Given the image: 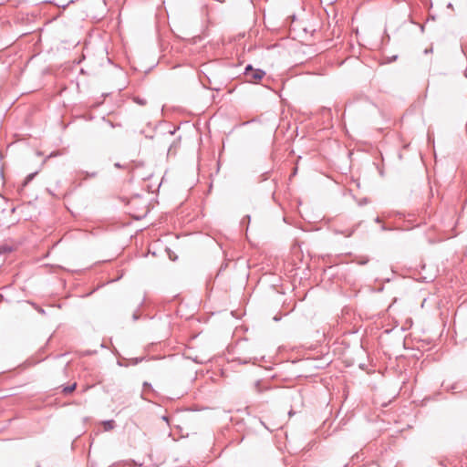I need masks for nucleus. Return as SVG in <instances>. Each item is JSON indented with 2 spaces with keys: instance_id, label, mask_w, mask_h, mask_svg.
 <instances>
[{
  "instance_id": "obj_1",
  "label": "nucleus",
  "mask_w": 467,
  "mask_h": 467,
  "mask_svg": "<svg viewBox=\"0 0 467 467\" xmlns=\"http://www.w3.org/2000/svg\"><path fill=\"white\" fill-rule=\"evenodd\" d=\"M129 205L130 213L137 220L143 218L149 212L148 203L140 198L132 199Z\"/></svg>"
},
{
  "instance_id": "obj_2",
  "label": "nucleus",
  "mask_w": 467,
  "mask_h": 467,
  "mask_svg": "<svg viewBox=\"0 0 467 467\" xmlns=\"http://www.w3.org/2000/svg\"><path fill=\"white\" fill-rule=\"evenodd\" d=\"M265 76V72L261 69H254L251 66H247L244 72L246 81L257 83Z\"/></svg>"
},
{
  "instance_id": "obj_3",
  "label": "nucleus",
  "mask_w": 467,
  "mask_h": 467,
  "mask_svg": "<svg viewBox=\"0 0 467 467\" xmlns=\"http://www.w3.org/2000/svg\"><path fill=\"white\" fill-rule=\"evenodd\" d=\"M76 386H77V384L74 383L71 386L66 387V388L63 389V392L65 394H69V393H71V392H73L75 390Z\"/></svg>"
}]
</instances>
